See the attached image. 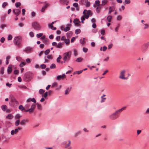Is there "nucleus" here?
Listing matches in <instances>:
<instances>
[{"label":"nucleus","mask_w":149,"mask_h":149,"mask_svg":"<svg viewBox=\"0 0 149 149\" xmlns=\"http://www.w3.org/2000/svg\"><path fill=\"white\" fill-rule=\"evenodd\" d=\"M126 107H124L120 109L117 110L114 113L111 114L109 116L110 119L112 120H114L116 119L119 117V114L123 111L125 109Z\"/></svg>","instance_id":"f257e3e1"},{"label":"nucleus","mask_w":149,"mask_h":149,"mask_svg":"<svg viewBox=\"0 0 149 149\" xmlns=\"http://www.w3.org/2000/svg\"><path fill=\"white\" fill-rule=\"evenodd\" d=\"M72 54V52L70 51L64 53L63 54V60L65 63L68 62L70 60Z\"/></svg>","instance_id":"f03ea898"},{"label":"nucleus","mask_w":149,"mask_h":149,"mask_svg":"<svg viewBox=\"0 0 149 149\" xmlns=\"http://www.w3.org/2000/svg\"><path fill=\"white\" fill-rule=\"evenodd\" d=\"M22 41V38L20 36L16 37L14 40V44L17 46L18 47L20 48L22 46L21 44Z\"/></svg>","instance_id":"7ed1b4c3"},{"label":"nucleus","mask_w":149,"mask_h":149,"mask_svg":"<svg viewBox=\"0 0 149 149\" xmlns=\"http://www.w3.org/2000/svg\"><path fill=\"white\" fill-rule=\"evenodd\" d=\"M84 15L82 16L81 19V22L84 23V21L85 20V18L88 19L89 17V15L91 14L90 10H84L83 11Z\"/></svg>","instance_id":"20e7f679"},{"label":"nucleus","mask_w":149,"mask_h":149,"mask_svg":"<svg viewBox=\"0 0 149 149\" xmlns=\"http://www.w3.org/2000/svg\"><path fill=\"white\" fill-rule=\"evenodd\" d=\"M126 71L125 70H123L120 71L119 78L125 80L127 79V77H125V74Z\"/></svg>","instance_id":"39448f33"},{"label":"nucleus","mask_w":149,"mask_h":149,"mask_svg":"<svg viewBox=\"0 0 149 149\" xmlns=\"http://www.w3.org/2000/svg\"><path fill=\"white\" fill-rule=\"evenodd\" d=\"M33 27L35 29L40 30L41 28V26L39 24L36 22H34L32 23Z\"/></svg>","instance_id":"423d86ee"},{"label":"nucleus","mask_w":149,"mask_h":149,"mask_svg":"<svg viewBox=\"0 0 149 149\" xmlns=\"http://www.w3.org/2000/svg\"><path fill=\"white\" fill-rule=\"evenodd\" d=\"M22 128L21 127H18L15 130H12L11 132V135L13 136L17 134L18 132L19 131L21 130Z\"/></svg>","instance_id":"0eeeda50"},{"label":"nucleus","mask_w":149,"mask_h":149,"mask_svg":"<svg viewBox=\"0 0 149 149\" xmlns=\"http://www.w3.org/2000/svg\"><path fill=\"white\" fill-rule=\"evenodd\" d=\"M35 107L36 105L34 104H32L31 106V108L25 110V111L29 112L30 113H33L34 111Z\"/></svg>","instance_id":"6e6552de"},{"label":"nucleus","mask_w":149,"mask_h":149,"mask_svg":"<svg viewBox=\"0 0 149 149\" xmlns=\"http://www.w3.org/2000/svg\"><path fill=\"white\" fill-rule=\"evenodd\" d=\"M70 144L71 142L70 140H68L64 141L63 143V144L65 148H70Z\"/></svg>","instance_id":"1a4fd4ad"},{"label":"nucleus","mask_w":149,"mask_h":149,"mask_svg":"<svg viewBox=\"0 0 149 149\" xmlns=\"http://www.w3.org/2000/svg\"><path fill=\"white\" fill-rule=\"evenodd\" d=\"M10 102L11 105L13 106H14L18 104L17 101L14 97H12L11 98Z\"/></svg>","instance_id":"9d476101"},{"label":"nucleus","mask_w":149,"mask_h":149,"mask_svg":"<svg viewBox=\"0 0 149 149\" xmlns=\"http://www.w3.org/2000/svg\"><path fill=\"white\" fill-rule=\"evenodd\" d=\"M21 9L19 8L18 9H15L13 10V12L15 15H16V16H18L21 13Z\"/></svg>","instance_id":"9b49d317"},{"label":"nucleus","mask_w":149,"mask_h":149,"mask_svg":"<svg viewBox=\"0 0 149 149\" xmlns=\"http://www.w3.org/2000/svg\"><path fill=\"white\" fill-rule=\"evenodd\" d=\"M71 26V25L70 24H68L67 25V26L65 28L62 26L61 27V30H63L65 32H67L69 31L70 29V26Z\"/></svg>","instance_id":"f8f14e48"},{"label":"nucleus","mask_w":149,"mask_h":149,"mask_svg":"<svg viewBox=\"0 0 149 149\" xmlns=\"http://www.w3.org/2000/svg\"><path fill=\"white\" fill-rule=\"evenodd\" d=\"M33 51L32 48L30 47H28L25 48L23 50L24 52H25L26 53H29Z\"/></svg>","instance_id":"ddd939ff"},{"label":"nucleus","mask_w":149,"mask_h":149,"mask_svg":"<svg viewBox=\"0 0 149 149\" xmlns=\"http://www.w3.org/2000/svg\"><path fill=\"white\" fill-rule=\"evenodd\" d=\"M73 23L76 26H80V22L79 21V19L77 18H76L74 19Z\"/></svg>","instance_id":"4468645a"},{"label":"nucleus","mask_w":149,"mask_h":149,"mask_svg":"<svg viewBox=\"0 0 149 149\" xmlns=\"http://www.w3.org/2000/svg\"><path fill=\"white\" fill-rule=\"evenodd\" d=\"M66 77V76L64 74H63L62 75H58L57 76L56 79L58 80H60L61 79H63V78Z\"/></svg>","instance_id":"2eb2a0df"},{"label":"nucleus","mask_w":149,"mask_h":149,"mask_svg":"<svg viewBox=\"0 0 149 149\" xmlns=\"http://www.w3.org/2000/svg\"><path fill=\"white\" fill-rule=\"evenodd\" d=\"M149 45V42H147V43L145 44L144 45V46L142 47V50L145 51L148 48Z\"/></svg>","instance_id":"dca6fc26"},{"label":"nucleus","mask_w":149,"mask_h":149,"mask_svg":"<svg viewBox=\"0 0 149 149\" xmlns=\"http://www.w3.org/2000/svg\"><path fill=\"white\" fill-rule=\"evenodd\" d=\"M30 74L29 72H26L25 73L24 76V78L26 81L29 80V76Z\"/></svg>","instance_id":"f3484780"},{"label":"nucleus","mask_w":149,"mask_h":149,"mask_svg":"<svg viewBox=\"0 0 149 149\" xmlns=\"http://www.w3.org/2000/svg\"><path fill=\"white\" fill-rule=\"evenodd\" d=\"M49 6V4L47 3H45V5L42 7L41 10V12H44L45 10Z\"/></svg>","instance_id":"a211bd4d"},{"label":"nucleus","mask_w":149,"mask_h":149,"mask_svg":"<svg viewBox=\"0 0 149 149\" xmlns=\"http://www.w3.org/2000/svg\"><path fill=\"white\" fill-rule=\"evenodd\" d=\"M29 121V120L28 119H24L21 121L20 122V124L21 125H25L26 123L28 122Z\"/></svg>","instance_id":"6ab92c4d"},{"label":"nucleus","mask_w":149,"mask_h":149,"mask_svg":"<svg viewBox=\"0 0 149 149\" xmlns=\"http://www.w3.org/2000/svg\"><path fill=\"white\" fill-rule=\"evenodd\" d=\"M30 101H32L34 103H36V101L35 99L34 98H29L26 101V102L27 103L30 102Z\"/></svg>","instance_id":"aec40b11"},{"label":"nucleus","mask_w":149,"mask_h":149,"mask_svg":"<svg viewBox=\"0 0 149 149\" xmlns=\"http://www.w3.org/2000/svg\"><path fill=\"white\" fill-rule=\"evenodd\" d=\"M12 71V66L10 65L8 68L7 71L8 74L11 73Z\"/></svg>","instance_id":"412c9836"},{"label":"nucleus","mask_w":149,"mask_h":149,"mask_svg":"<svg viewBox=\"0 0 149 149\" xmlns=\"http://www.w3.org/2000/svg\"><path fill=\"white\" fill-rule=\"evenodd\" d=\"M114 10H115L114 8H112L111 7H109V12L108 13V14H110L112 12L114 11Z\"/></svg>","instance_id":"4be33fe9"},{"label":"nucleus","mask_w":149,"mask_h":149,"mask_svg":"<svg viewBox=\"0 0 149 149\" xmlns=\"http://www.w3.org/2000/svg\"><path fill=\"white\" fill-rule=\"evenodd\" d=\"M1 108L3 111H5L7 109V107L6 105H3L1 106Z\"/></svg>","instance_id":"5701e85b"},{"label":"nucleus","mask_w":149,"mask_h":149,"mask_svg":"<svg viewBox=\"0 0 149 149\" xmlns=\"http://www.w3.org/2000/svg\"><path fill=\"white\" fill-rule=\"evenodd\" d=\"M112 18V16L111 15H109L108 16L107 18V21L110 22L111 21V18Z\"/></svg>","instance_id":"b1692460"},{"label":"nucleus","mask_w":149,"mask_h":149,"mask_svg":"<svg viewBox=\"0 0 149 149\" xmlns=\"http://www.w3.org/2000/svg\"><path fill=\"white\" fill-rule=\"evenodd\" d=\"M71 88H67L65 90V95H67L68 94L69 92L70 91Z\"/></svg>","instance_id":"393cba45"},{"label":"nucleus","mask_w":149,"mask_h":149,"mask_svg":"<svg viewBox=\"0 0 149 149\" xmlns=\"http://www.w3.org/2000/svg\"><path fill=\"white\" fill-rule=\"evenodd\" d=\"M83 60V58L81 57H79L77 58L75 61L77 62H81Z\"/></svg>","instance_id":"a878e982"},{"label":"nucleus","mask_w":149,"mask_h":149,"mask_svg":"<svg viewBox=\"0 0 149 149\" xmlns=\"http://www.w3.org/2000/svg\"><path fill=\"white\" fill-rule=\"evenodd\" d=\"M21 117V116L19 114H17L15 116V119L19 120L20 118Z\"/></svg>","instance_id":"bb28decb"},{"label":"nucleus","mask_w":149,"mask_h":149,"mask_svg":"<svg viewBox=\"0 0 149 149\" xmlns=\"http://www.w3.org/2000/svg\"><path fill=\"white\" fill-rule=\"evenodd\" d=\"M49 27L50 28L53 30H55L56 29V28L55 27H54L53 25L52 24H49Z\"/></svg>","instance_id":"cd10ccee"},{"label":"nucleus","mask_w":149,"mask_h":149,"mask_svg":"<svg viewBox=\"0 0 149 149\" xmlns=\"http://www.w3.org/2000/svg\"><path fill=\"white\" fill-rule=\"evenodd\" d=\"M13 117V116L11 114H8L6 118L10 119H11Z\"/></svg>","instance_id":"c85d7f7f"},{"label":"nucleus","mask_w":149,"mask_h":149,"mask_svg":"<svg viewBox=\"0 0 149 149\" xmlns=\"http://www.w3.org/2000/svg\"><path fill=\"white\" fill-rule=\"evenodd\" d=\"M19 109L22 111H23L25 109V108L22 105H20L19 107Z\"/></svg>","instance_id":"c756f323"},{"label":"nucleus","mask_w":149,"mask_h":149,"mask_svg":"<svg viewBox=\"0 0 149 149\" xmlns=\"http://www.w3.org/2000/svg\"><path fill=\"white\" fill-rule=\"evenodd\" d=\"M20 123V120H16L15 122V125L16 126H17L19 125Z\"/></svg>","instance_id":"7c9ffc66"},{"label":"nucleus","mask_w":149,"mask_h":149,"mask_svg":"<svg viewBox=\"0 0 149 149\" xmlns=\"http://www.w3.org/2000/svg\"><path fill=\"white\" fill-rule=\"evenodd\" d=\"M59 1L61 4H65L67 2V0H60Z\"/></svg>","instance_id":"2f4dec72"},{"label":"nucleus","mask_w":149,"mask_h":149,"mask_svg":"<svg viewBox=\"0 0 149 149\" xmlns=\"http://www.w3.org/2000/svg\"><path fill=\"white\" fill-rule=\"evenodd\" d=\"M26 64V63L25 62L22 61L21 62V63L19 65V66L21 67H22Z\"/></svg>","instance_id":"473e14b6"},{"label":"nucleus","mask_w":149,"mask_h":149,"mask_svg":"<svg viewBox=\"0 0 149 149\" xmlns=\"http://www.w3.org/2000/svg\"><path fill=\"white\" fill-rule=\"evenodd\" d=\"M62 43L59 42L58 45H56V47L57 48H61L62 47Z\"/></svg>","instance_id":"72a5a7b5"},{"label":"nucleus","mask_w":149,"mask_h":149,"mask_svg":"<svg viewBox=\"0 0 149 149\" xmlns=\"http://www.w3.org/2000/svg\"><path fill=\"white\" fill-rule=\"evenodd\" d=\"M50 68L51 69L55 68H56V66L55 64H52L50 66Z\"/></svg>","instance_id":"f704fd0d"},{"label":"nucleus","mask_w":149,"mask_h":149,"mask_svg":"<svg viewBox=\"0 0 149 149\" xmlns=\"http://www.w3.org/2000/svg\"><path fill=\"white\" fill-rule=\"evenodd\" d=\"M37 104L38 109L39 110H41L42 109L41 105L40 104H38V103Z\"/></svg>","instance_id":"c9c22d12"},{"label":"nucleus","mask_w":149,"mask_h":149,"mask_svg":"<svg viewBox=\"0 0 149 149\" xmlns=\"http://www.w3.org/2000/svg\"><path fill=\"white\" fill-rule=\"evenodd\" d=\"M81 30L79 29H77L75 31V33L76 34H78L80 33Z\"/></svg>","instance_id":"e433bc0d"},{"label":"nucleus","mask_w":149,"mask_h":149,"mask_svg":"<svg viewBox=\"0 0 149 149\" xmlns=\"http://www.w3.org/2000/svg\"><path fill=\"white\" fill-rule=\"evenodd\" d=\"M100 1L99 0H96L95 1V3L96 5H97L98 6H100Z\"/></svg>","instance_id":"4c0bfd02"},{"label":"nucleus","mask_w":149,"mask_h":149,"mask_svg":"<svg viewBox=\"0 0 149 149\" xmlns=\"http://www.w3.org/2000/svg\"><path fill=\"white\" fill-rule=\"evenodd\" d=\"M101 102L102 103L104 102L105 100L106 99V98L103 97V96L101 97Z\"/></svg>","instance_id":"58836bf2"},{"label":"nucleus","mask_w":149,"mask_h":149,"mask_svg":"<svg viewBox=\"0 0 149 149\" xmlns=\"http://www.w3.org/2000/svg\"><path fill=\"white\" fill-rule=\"evenodd\" d=\"M61 58V56L60 55H59L58 57L57 58L56 61L58 63H59L60 61V59Z\"/></svg>","instance_id":"ea45409f"},{"label":"nucleus","mask_w":149,"mask_h":149,"mask_svg":"<svg viewBox=\"0 0 149 149\" xmlns=\"http://www.w3.org/2000/svg\"><path fill=\"white\" fill-rule=\"evenodd\" d=\"M72 34V33L71 31H69L67 33V35L68 37L70 36Z\"/></svg>","instance_id":"a19ab883"},{"label":"nucleus","mask_w":149,"mask_h":149,"mask_svg":"<svg viewBox=\"0 0 149 149\" xmlns=\"http://www.w3.org/2000/svg\"><path fill=\"white\" fill-rule=\"evenodd\" d=\"M85 38H83V39H81L80 40V42L81 44H83L85 42V41L84 40Z\"/></svg>","instance_id":"79ce46f5"},{"label":"nucleus","mask_w":149,"mask_h":149,"mask_svg":"<svg viewBox=\"0 0 149 149\" xmlns=\"http://www.w3.org/2000/svg\"><path fill=\"white\" fill-rule=\"evenodd\" d=\"M30 104L29 102L27 103L25 105V107L26 109H29L30 107Z\"/></svg>","instance_id":"37998d69"},{"label":"nucleus","mask_w":149,"mask_h":149,"mask_svg":"<svg viewBox=\"0 0 149 149\" xmlns=\"http://www.w3.org/2000/svg\"><path fill=\"white\" fill-rule=\"evenodd\" d=\"M43 34L42 33H39L38 34L36 35V36L38 38H40L43 35Z\"/></svg>","instance_id":"c03bdc74"},{"label":"nucleus","mask_w":149,"mask_h":149,"mask_svg":"<svg viewBox=\"0 0 149 149\" xmlns=\"http://www.w3.org/2000/svg\"><path fill=\"white\" fill-rule=\"evenodd\" d=\"M74 56H77L78 54L77 51L75 49L74 50Z\"/></svg>","instance_id":"a18cd8bd"},{"label":"nucleus","mask_w":149,"mask_h":149,"mask_svg":"<svg viewBox=\"0 0 149 149\" xmlns=\"http://www.w3.org/2000/svg\"><path fill=\"white\" fill-rule=\"evenodd\" d=\"M68 67L70 68L71 69V70H69L68 71H67L66 72V74L70 73L72 71V70H73V69L72 68L70 67V66H68Z\"/></svg>","instance_id":"49530a36"},{"label":"nucleus","mask_w":149,"mask_h":149,"mask_svg":"<svg viewBox=\"0 0 149 149\" xmlns=\"http://www.w3.org/2000/svg\"><path fill=\"white\" fill-rule=\"evenodd\" d=\"M4 68L3 67H2L0 71V73L1 74H3L4 73Z\"/></svg>","instance_id":"de8ad7c7"},{"label":"nucleus","mask_w":149,"mask_h":149,"mask_svg":"<svg viewBox=\"0 0 149 149\" xmlns=\"http://www.w3.org/2000/svg\"><path fill=\"white\" fill-rule=\"evenodd\" d=\"M21 5V3L20 2H17L15 4V6L17 7H19V6H20Z\"/></svg>","instance_id":"09e8293b"},{"label":"nucleus","mask_w":149,"mask_h":149,"mask_svg":"<svg viewBox=\"0 0 149 149\" xmlns=\"http://www.w3.org/2000/svg\"><path fill=\"white\" fill-rule=\"evenodd\" d=\"M64 41L65 43L67 44H68L70 43V40L69 39H66Z\"/></svg>","instance_id":"8fccbe9b"},{"label":"nucleus","mask_w":149,"mask_h":149,"mask_svg":"<svg viewBox=\"0 0 149 149\" xmlns=\"http://www.w3.org/2000/svg\"><path fill=\"white\" fill-rule=\"evenodd\" d=\"M83 71V70L77 71H76L75 72H74V74H75L76 73H77L78 74H79L81 73Z\"/></svg>","instance_id":"3c124183"},{"label":"nucleus","mask_w":149,"mask_h":149,"mask_svg":"<svg viewBox=\"0 0 149 149\" xmlns=\"http://www.w3.org/2000/svg\"><path fill=\"white\" fill-rule=\"evenodd\" d=\"M45 91L42 89H40L39 91V93L41 94H42Z\"/></svg>","instance_id":"603ef678"},{"label":"nucleus","mask_w":149,"mask_h":149,"mask_svg":"<svg viewBox=\"0 0 149 149\" xmlns=\"http://www.w3.org/2000/svg\"><path fill=\"white\" fill-rule=\"evenodd\" d=\"M40 68L42 69H45L46 67V65L45 64H42L40 65Z\"/></svg>","instance_id":"864d4df0"},{"label":"nucleus","mask_w":149,"mask_h":149,"mask_svg":"<svg viewBox=\"0 0 149 149\" xmlns=\"http://www.w3.org/2000/svg\"><path fill=\"white\" fill-rule=\"evenodd\" d=\"M50 52V49H47L45 52V55L48 54Z\"/></svg>","instance_id":"5fc2aeb1"},{"label":"nucleus","mask_w":149,"mask_h":149,"mask_svg":"<svg viewBox=\"0 0 149 149\" xmlns=\"http://www.w3.org/2000/svg\"><path fill=\"white\" fill-rule=\"evenodd\" d=\"M12 36L10 35H9V36H8V40H12Z\"/></svg>","instance_id":"6e6d98bb"},{"label":"nucleus","mask_w":149,"mask_h":149,"mask_svg":"<svg viewBox=\"0 0 149 149\" xmlns=\"http://www.w3.org/2000/svg\"><path fill=\"white\" fill-rule=\"evenodd\" d=\"M88 1V0H81V2L83 4H85Z\"/></svg>","instance_id":"4d7b16f0"},{"label":"nucleus","mask_w":149,"mask_h":149,"mask_svg":"<svg viewBox=\"0 0 149 149\" xmlns=\"http://www.w3.org/2000/svg\"><path fill=\"white\" fill-rule=\"evenodd\" d=\"M8 5V3L6 2H4L2 4V7L3 8H4L6 6Z\"/></svg>","instance_id":"13d9d810"},{"label":"nucleus","mask_w":149,"mask_h":149,"mask_svg":"<svg viewBox=\"0 0 149 149\" xmlns=\"http://www.w3.org/2000/svg\"><path fill=\"white\" fill-rule=\"evenodd\" d=\"M83 50L84 52L85 53H86L88 51V49L85 47H83Z\"/></svg>","instance_id":"bf43d9fd"},{"label":"nucleus","mask_w":149,"mask_h":149,"mask_svg":"<svg viewBox=\"0 0 149 149\" xmlns=\"http://www.w3.org/2000/svg\"><path fill=\"white\" fill-rule=\"evenodd\" d=\"M108 2V1L107 0H103L102 1V3L104 5H105V4H106Z\"/></svg>","instance_id":"052dcab7"},{"label":"nucleus","mask_w":149,"mask_h":149,"mask_svg":"<svg viewBox=\"0 0 149 149\" xmlns=\"http://www.w3.org/2000/svg\"><path fill=\"white\" fill-rule=\"evenodd\" d=\"M103 51H105L107 49V47L105 46H104L103 47Z\"/></svg>","instance_id":"680f3d73"},{"label":"nucleus","mask_w":149,"mask_h":149,"mask_svg":"<svg viewBox=\"0 0 149 149\" xmlns=\"http://www.w3.org/2000/svg\"><path fill=\"white\" fill-rule=\"evenodd\" d=\"M145 27L144 28V29H148L149 27V25L147 24H144Z\"/></svg>","instance_id":"e2e57ef3"},{"label":"nucleus","mask_w":149,"mask_h":149,"mask_svg":"<svg viewBox=\"0 0 149 149\" xmlns=\"http://www.w3.org/2000/svg\"><path fill=\"white\" fill-rule=\"evenodd\" d=\"M85 4L86 5V6L87 7H88L90 6V3L88 2V1H87V2H86Z\"/></svg>","instance_id":"0e129e2a"},{"label":"nucleus","mask_w":149,"mask_h":149,"mask_svg":"<svg viewBox=\"0 0 149 149\" xmlns=\"http://www.w3.org/2000/svg\"><path fill=\"white\" fill-rule=\"evenodd\" d=\"M16 59L18 61H20L22 60V58L19 56H17L16 57Z\"/></svg>","instance_id":"69168bd1"},{"label":"nucleus","mask_w":149,"mask_h":149,"mask_svg":"<svg viewBox=\"0 0 149 149\" xmlns=\"http://www.w3.org/2000/svg\"><path fill=\"white\" fill-rule=\"evenodd\" d=\"M47 58L48 59H51L52 58V55H48L47 56Z\"/></svg>","instance_id":"338daca9"},{"label":"nucleus","mask_w":149,"mask_h":149,"mask_svg":"<svg viewBox=\"0 0 149 149\" xmlns=\"http://www.w3.org/2000/svg\"><path fill=\"white\" fill-rule=\"evenodd\" d=\"M100 8L99 7H97L96 8V10L97 13H99L100 11Z\"/></svg>","instance_id":"774afa93"}]
</instances>
